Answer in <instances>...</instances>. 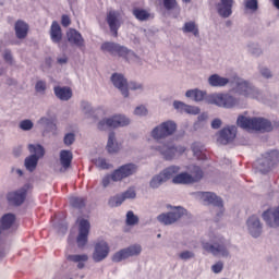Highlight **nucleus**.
I'll return each mask as SVG.
<instances>
[{"label":"nucleus","mask_w":279,"mask_h":279,"mask_svg":"<svg viewBox=\"0 0 279 279\" xmlns=\"http://www.w3.org/2000/svg\"><path fill=\"white\" fill-rule=\"evenodd\" d=\"M185 97L193 101H204L205 99L206 104L218 106V108H234L239 104V100L230 94H210L206 96V92L199 89H189Z\"/></svg>","instance_id":"obj_1"},{"label":"nucleus","mask_w":279,"mask_h":279,"mask_svg":"<svg viewBox=\"0 0 279 279\" xmlns=\"http://www.w3.org/2000/svg\"><path fill=\"white\" fill-rule=\"evenodd\" d=\"M236 123L242 130H255V132H271L274 130L271 121L265 118H247L240 116Z\"/></svg>","instance_id":"obj_2"},{"label":"nucleus","mask_w":279,"mask_h":279,"mask_svg":"<svg viewBox=\"0 0 279 279\" xmlns=\"http://www.w3.org/2000/svg\"><path fill=\"white\" fill-rule=\"evenodd\" d=\"M28 151L32 155L25 158L24 167L32 173L33 171H36V167H38V160L45 156V148L40 144H29Z\"/></svg>","instance_id":"obj_3"},{"label":"nucleus","mask_w":279,"mask_h":279,"mask_svg":"<svg viewBox=\"0 0 279 279\" xmlns=\"http://www.w3.org/2000/svg\"><path fill=\"white\" fill-rule=\"evenodd\" d=\"M233 93H236V95H243V97H250L251 99H258V97H260L258 88L243 78L235 80Z\"/></svg>","instance_id":"obj_4"},{"label":"nucleus","mask_w":279,"mask_h":279,"mask_svg":"<svg viewBox=\"0 0 279 279\" xmlns=\"http://www.w3.org/2000/svg\"><path fill=\"white\" fill-rule=\"evenodd\" d=\"M180 173V167L178 166H170L169 168L165 169L157 175H154L149 182L150 189H160L165 182L171 180L173 175H178Z\"/></svg>","instance_id":"obj_5"},{"label":"nucleus","mask_w":279,"mask_h":279,"mask_svg":"<svg viewBox=\"0 0 279 279\" xmlns=\"http://www.w3.org/2000/svg\"><path fill=\"white\" fill-rule=\"evenodd\" d=\"M202 247L208 254H213V256H222L223 258H228V256H230L228 246H226V240L223 239H218L214 243L203 242Z\"/></svg>","instance_id":"obj_6"},{"label":"nucleus","mask_w":279,"mask_h":279,"mask_svg":"<svg viewBox=\"0 0 279 279\" xmlns=\"http://www.w3.org/2000/svg\"><path fill=\"white\" fill-rule=\"evenodd\" d=\"M175 130H178V124L171 120H168L156 126L151 131V136L155 138V141H162V138L173 136V134H175Z\"/></svg>","instance_id":"obj_7"},{"label":"nucleus","mask_w":279,"mask_h":279,"mask_svg":"<svg viewBox=\"0 0 279 279\" xmlns=\"http://www.w3.org/2000/svg\"><path fill=\"white\" fill-rule=\"evenodd\" d=\"M156 151H159L166 160H173L175 156H182L186 151L184 146H174L173 144H159L155 146Z\"/></svg>","instance_id":"obj_8"},{"label":"nucleus","mask_w":279,"mask_h":279,"mask_svg":"<svg viewBox=\"0 0 279 279\" xmlns=\"http://www.w3.org/2000/svg\"><path fill=\"white\" fill-rule=\"evenodd\" d=\"M279 162V151L270 150L264 154V157L258 160L257 169L260 173H269L271 171V167L278 165Z\"/></svg>","instance_id":"obj_9"},{"label":"nucleus","mask_w":279,"mask_h":279,"mask_svg":"<svg viewBox=\"0 0 279 279\" xmlns=\"http://www.w3.org/2000/svg\"><path fill=\"white\" fill-rule=\"evenodd\" d=\"M171 208V211L161 214L157 217L159 223H162L163 226H172V223L180 221V219H182V217H184L186 213V209H184V207L177 206Z\"/></svg>","instance_id":"obj_10"},{"label":"nucleus","mask_w":279,"mask_h":279,"mask_svg":"<svg viewBox=\"0 0 279 279\" xmlns=\"http://www.w3.org/2000/svg\"><path fill=\"white\" fill-rule=\"evenodd\" d=\"M124 125H130V119L125 116H116L98 122V130L104 131L110 130V128H124Z\"/></svg>","instance_id":"obj_11"},{"label":"nucleus","mask_w":279,"mask_h":279,"mask_svg":"<svg viewBox=\"0 0 279 279\" xmlns=\"http://www.w3.org/2000/svg\"><path fill=\"white\" fill-rule=\"evenodd\" d=\"M136 171H138L137 165L125 163L111 173V180L112 182H121V180H125V178H130V175H134Z\"/></svg>","instance_id":"obj_12"},{"label":"nucleus","mask_w":279,"mask_h":279,"mask_svg":"<svg viewBox=\"0 0 279 279\" xmlns=\"http://www.w3.org/2000/svg\"><path fill=\"white\" fill-rule=\"evenodd\" d=\"M197 195L206 204H211V206L216 208L215 213L218 210L217 217H221V215H223V201H221V197L211 192H198Z\"/></svg>","instance_id":"obj_13"},{"label":"nucleus","mask_w":279,"mask_h":279,"mask_svg":"<svg viewBox=\"0 0 279 279\" xmlns=\"http://www.w3.org/2000/svg\"><path fill=\"white\" fill-rule=\"evenodd\" d=\"M110 254V245L106 240H100L95 243L94 252L92 258L94 263H101V260H106Z\"/></svg>","instance_id":"obj_14"},{"label":"nucleus","mask_w":279,"mask_h":279,"mask_svg":"<svg viewBox=\"0 0 279 279\" xmlns=\"http://www.w3.org/2000/svg\"><path fill=\"white\" fill-rule=\"evenodd\" d=\"M78 235L76 238L77 247H84L88 243L90 222L86 219H78Z\"/></svg>","instance_id":"obj_15"},{"label":"nucleus","mask_w":279,"mask_h":279,"mask_svg":"<svg viewBox=\"0 0 279 279\" xmlns=\"http://www.w3.org/2000/svg\"><path fill=\"white\" fill-rule=\"evenodd\" d=\"M106 21L109 25L110 32L114 38L119 36V28L121 27V13L118 11H109Z\"/></svg>","instance_id":"obj_16"},{"label":"nucleus","mask_w":279,"mask_h":279,"mask_svg":"<svg viewBox=\"0 0 279 279\" xmlns=\"http://www.w3.org/2000/svg\"><path fill=\"white\" fill-rule=\"evenodd\" d=\"M247 230L254 239H258L260 234H263V223H260V219L256 216H251L246 220Z\"/></svg>","instance_id":"obj_17"},{"label":"nucleus","mask_w":279,"mask_h":279,"mask_svg":"<svg viewBox=\"0 0 279 279\" xmlns=\"http://www.w3.org/2000/svg\"><path fill=\"white\" fill-rule=\"evenodd\" d=\"M111 82L118 90H120L123 97H130V92L128 90V80L125 76L119 73H114L111 75Z\"/></svg>","instance_id":"obj_18"},{"label":"nucleus","mask_w":279,"mask_h":279,"mask_svg":"<svg viewBox=\"0 0 279 279\" xmlns=\"http://www.w3.org/2000/svg\"><path fill=\"white\" fill-rule=\"evenodd\" d=\"M27 197V186L24 185L17 191L10 192L8 194V201L10 204H13V206H21L23 202H25V198Z\"/></svg>","instance_id":"obj_19"},{"label":"nucleus","mask_w":279,"mask_h":279,"mask_svg":"<svg viewBox=\"0 0 279 279\" xmlns=\"http://www.w3.org/2000/svg\"><path fill=\"white\" fill-rule=\"evenodd\" d=\"M233 138H236V126H229L220 131L217 142L220 145H228V143H232Z\"/></svg>","instance_id":"obj_20"},{"label":"nucleus","mask_w":279,"mask_h":279,"mask_svg":"<svg viewBox=\"0 0 279 279\" xmlns=\"http://www.w3.org/2000/svg\"><path fill=\"white\" fill-rule=\"evenodd\" d=\"M234 5V0H220L216 4V10L222 19H229V16H232V8Z\"/></svg>","instance_id":"obj_21"},{"label":"nucleus","mask_w":279,"mask_h":279,"mask_svg":"<svg viewBox=\"0 0 279 279\" xmlns=\"http://www.w3.org/2000/svg\"><path fill=\"white\" fill-rule=\"evenodd\" d=\"M66 38L70 45H74V47H78V49H83L84 47H86L84 37L75 28H70L68 31Z\"/></svg>","instance_id":"obj_22"},{"label":"nucleus","mask_w":279,"mask_h":279,"mask_svg":"<svg viewBox=\"0 0 279 279\" xmlns=\"http://www.w3.org/2000/svg\"><path fill=\"white\" fill-rule=\"evenodd\" d=\"M263 219L270 228H279V206L264 211Z\"/></svg>","instance_id":"obj_23"},{"label":"nucleus","mask_w":279,"mask_h":279,"mask_svg":"<svg viewBox=\"0 0 279 279\" xmlns=\"http://www.w3.org/2000/svg\"><path fill=\"white\" fill-rule=\"evenodd\" d=\"M71 162H73V153L71 150H61L60 151V173H64L71 168Z\"/></svg>","instance_id":"obj_24"},{"label":"nucleus","mask_w":279,"mask_h":279,"mask_svg":"<svg viewBox=\"0 0 279 279\" xmlns=\"http://www.w3.org/2000/svg\"><path fill=\"white\" fill-rule=\"evenodd\" d=\"M50 39L56 45H60L62 43V27L57 21H53L50 26Z\"/></svg>","instance_id":"obj_25"},{"label":"nucleus","mask_w":279,"mask_h":279,"mask_svg":"<svg viewBox=\"0 0 279 279\" xmlns=\"http://www.w3.org/2000/svg\"><path fill=\"white\" fill-rule=\"evenodd\" d=\"M208 84L214 88H222L230 84V80L228 77H222L219 74H213L208 77Z\"/></svg>","instance_id":"obj_26"},{"label":"nucleus","mask_w":279,"mask_h":279,"mask_svg":"<svg viewBox=\"0 0 279 279\" xmlns=\"http://www.w3.org/2000/svg\"><path fill=\"white\" fill-rule=\"evenodd\" d=\"M16 38L23 40L27 38V32H29V25L23 20H19L14 26Z\"/></svg>","instance_id":"obj_27"},{"label":"nucleus","mask_w":279,"mask_h":279,"mask_svg":"<svg viewBox=\"0 0 279 279\" xmlns=\"http://www.w3.org/2000/svg\"><path fill=\"white\" fill-rule=\"evenodd\" d=\"M53 90H54L56 97L61 101H69V99L73 97V92L71 90V87L56 86Z\"/></svg>","instance_id":"obj_28"},{"label":"nucleus","mask_w":279,"mask_h":279,"mask_svg":"<svg viewBox=\"0 0 279 279\" xmlns=\"http://www.w3.org/2000/svg\"><path fill=\"white\" fill-rule=\"evenodd\" d=\"M16 221V216L14 214H5L0 219V229L10 230Z\"/></svg>","instance_id":"obj_29"},{"label":"nucleus","mask_w":279,"mask_h":279,"mask_svg":"<svg viewBox=\"0 0 279 279\" xmlns=\"http://www.w3.org/2000/svg\"><path fill=\"white\" fill-rule=\"evenodd\" d=\"M172 183L173 184H195L193 182V177H191L189 172L174 174L172 178Z\"/></svg>","instance_id":"obj_30"},{"label":"nucleus","mask_w":279,"mask_h":279,"mask_svg":"<svg viewBox=\"0 0 279 279\" xmlns=\"http://www.w3.org/2000/svg\"><path fill=\"white\" fill-rule=\"evenodd\" d=\"M38 125H41L47 132H56L58 130L53 118L43 117L38 120Z\"/></svg>","instance_id":"obj_31"},{"label":"nucleus","mask_w":279,"mask_h":279,"mask_svg":"<svg viewBox=\"0 0 279 279\" xmlns=\"http://www.w3.org/2000/svg\"><path fill=\"white\" fill-rule=\"evenodd\" d=\"M182 32L183 34H193L195 38H199V26L193 21L185 22Z\"/></svg>","instance_id":"obj_32"},{"label":"nucleus","mask_w":279,"mask_h":279,"mask_svg":"<svg viewBox=\"0 0 279 279\" xmlns=\"http://www.w3.org/2000/svg\"><path fill=\"white\" fill-rule=\"evenodd\" d=\"M116 56H119V58H124V60H128V61L132 60V58H136V54L134 53V51L119 44H118V49L116 51Z\"/></svg>","instance_id":"obj_33"},{"label":"nucleus","mask_w":279,"mask_h":279,"mask_svg":"<svg viewBox=\"0 0 279 279\" xmlns=\"http://www.w3.org/2000/svg\"><path fill=\"white\" fill-rule=\"evenodd\" d=\"M120 147L117 143V137L114 135V132L109 133L108 143H107V151L109 154H117L119 151Z\"/></svg>","instance_id":"obj_34"},{"label":"nucleus","mask_w":279,"mask_h":279,"mask_svg":"<svg viewBox=\"0 0 279 279\" xmlns=\"http://www.w3.org/2000/svg\"><path fill=\"white\" fill-rule=\"evenodd\" d=\"M66 258L69 260H71L72 263H78L77 264V268L78 269H84V267H85L84 263H86L88 260V255H86V254H82V255H68Z\"/></svg>","instance_id":"obj_35"},{"label":"nucleus","mask_w":279,"mask_h":279,"mask_svg":"<svg viewBox=\"0 0 279 279\" xmlns=\"http://www.w3.org/2000/svg\"><path fill=\"white\" fill-rule=\"evenodd\" d=\"M192 182H199L204 178V171L198 166H191L189 168Z\"/></svg>","instance_id":"obj_36"},{"label":"nucleus","mask_w":279,"mask_h":279,"mask_svg":"<svg viewBox=\"0 0 279 279\" xmlns=\"http://www.w3.org/2000/svg\"><path fill=\"white\" fill-rule=\"evenodd\" d=\"M132 14L137 19V21L142 22L149 21V16H151V14H149L145 9H133Z\"/></svg>","instance_id":"obj_37"},{"label":"nucleus","mask_w":279,"mask_h":279,"mask_svg":"<svg viewBox=\"0 0 279 279\" xmlns=\"http://www.w3.org/2000/svg\"><path fill=\"white\" fill-rule=\"evenodd\" d=\"M126 252L128 258H132V256H138L143 252V247L140 244H133L129 247L124 248Z\"/></svg>","instance_id":"obj_38"},{"label":"nucleus","mask_w":279,"mask_h":279,"mask_svg":"<svg viewBox=\"0 0 279 279\" xmlns=\"http://www.w3.org/2000/svg\"><path fill=\"white\" fill-rule=\"evenodd\" d=\"M119 48V44L106 41L101 45V50L107 51L111 56H117V49Z\"/></svg>","instance_id":"obj_39"},{"label":"nucleus","mask_w":279,"mask_h":279,"mask_svg":"<svg viewBox=\"0 0 279 279\" xmlns=\"http://www.w3.org/2000/svg\"><path fill=\"white\" fill-rule=\"evenodd\" d=\"M192 151L198 160H204V146L199 142H195L192 144Z\"/></svg>","instance_id":"obj_40"},{"label":"nucleus","mask_w":279,"mask_h":279,"mask_svg":"<svg viewBox=\"0 0 279 279\" xmlns=\"http://www.w3.org/2000/svg\"><path fill=\"white\" fill-rule=\"evenodd\" d=\"M128 258L125 248H122L112 255L111 260L112 263H121L122 260H128Z\"/></svg>","instance_id":"obj_41"},{"label":"nucleus","mask_w":279,"mask_h":279,"mask_svg":"<svg viewBox=\"0 0 279 279\" xmlns=\"http://www.w3.org/2000/svg\"><path fill=\"white\" fill-rule=\"evenodd\" d=\"M125 201L123 199L121 194H117L116 196H111L109 198L108 205L111 208H117L119 206H121V204H123Z\"/></svg>","instance_id":"obj_42"},{"label":"nucleus","mask_w":279,"mask_h":279,"mask_svg":"<svg viewBox=\"0 0 279 279\" xmlns=\"http://www.w3.org/2000/svg\"><path fill=\"white\" fill-rule=\"evenodd\" d=\"M70 204L73 208H84V206H86V201L84 197L73 196L70 198Z\"/></svg>","instance_id":"obj_43"},{"label":"nucleus","mask_w":279,"mask_h":279,"mask_svg":"<svg viewBox=\"0 0 279 279\" xmlns=\"http://www.w3.org/2000/svg\"><path fill=\"white\" fill-rule=\"evenodd\" d=\"M245 10H250L251 12L258 11V0H245L244 1Z\"/></svg>","instance_id":"obj_44"},{"label":"nucleus","mask_w":279,"mask_h":279,"mask_svg":"<svg viewBox=\"0 0 279 279\" xmlns=\"http://www.w3.org/2000/svg\"><path fill=\"white\" fill-rule=\"evenodd\" d=\"M138 223V217L134 215V211H128L126 214V225L136 226Z\"/></svg>","instance_id":"obj_45"},{"label":"nucleus","mask_w":279,"mask_h":279,"mask_svg":"<svg viewBox=\"0 0 279 279\" xmlns=\"http://www.w3.org/2000/svg\"><path fill=\"white\" fill-rule=\"evenodd\" d=\"M35 90L36 93H39L40 95H45L47 90V82L45 81H37L35 84Z\"/></svg>","instance_id":"obj_46"},{"label":"nucleus","mask_w":279,"mask_h":279,"mask_svg":"<svg viewBox=\"0 0 279 279\" xmlns=\"http://www.w3.org/2000/svg\"><path fill=\"white\" fill-rule=\"evenodd\" d=\"M34 128V122L32 120H23L20 122V130L24 132H29Z\"/></svg>","instance_id":"obj_47"},{"label":"nucleus","mask_w":279,"mask_h":279,"mask_svg":"<svg viewBox=\"0 0 279 279\" xmlns=\"http://www.w3.org/2000/svg\"><path fill=\"white\" fill-rule=\"evenodd\" d=\"M122 195V199H134L136 197V191H134L133 187H130L129 190H126L124 193L120 194Z\"/></svg>","instance_id":"obj_48"},{"label":"nucleus","mask_w":279,"mask_h":279,"mask_svg":"<svg viewBox=\"0 0 279 279\" xmlns=\"http://www.w3.org/2000/svg\"><path fill=\"white\" fill-rule=\"evenodd\" d=\"M95 165H96V167H98V169H110V163H108L106 158L96 159Z\"/></svg>","instance_id":"obj_49"},{"label":"nucleus","mask_w":279,"mask_h":279,"mask_svg":"<svg viewBox=\"0 0 279 279\" xmlns=\"http://www.w3.org/2000/svg\"><path fill=\"white\" fill-rule=\"evenodd\" d=\"M179 258L181 260H191V258H195V253L191 251H183L179 254Z\"/></svg>","instance_id":"obj_50"},{"label":"nucleus","mask_w":279,"mask_h":279,"mask_svg":"<svg viewBox=\"0 0 279 279\" xmlns=\"http://www.w3.org/2000/svg\"><path fill=\"white\" fill-rule=\"evenodd\" d=\"M163 8L166 10H175L178 8V0H163Z\"/></svg>","instance_id":"obj_51"},{"label":"nucleus","mask_w":279,"mask_h":279,"mask_svg":"<svg viewBox=\"0 0 279 279\" xmlns=\"http://www.w3.org/2000/svg\"><path fill=\"white\" fill-rule=\"evenodd\" d=\"M183 112H185L186 114H199V108L191 105H185Z\"/></svg>","instance_id":"obj_52"},{"label":"nucleus","mask_w":279,"mask_h":279,"mask_svg":"<svg viewBox=\"0 0 279 279\" xmlns=\"http://www.w3.org/2000/svg\"><path fill=\"white\" fill-rule=\"evenodd\" d=\"M64 145H73V143H75V134L73 133H68L65 134L64 138H63Z\"/></svg>","instance_id":"obj_53"},{"label":"nucleus","mask_w":279,"mask_h":279,"mask_svg":"<svg viewBox=\"0 0 279 279\" xmlns=\"http://www.w3.org/2000/svg\"><path fill=\"white\" fill-rule=\"evenodd\" d=\"M128 90H143V84L131 82L128 84Z\"/></svg>","instance_id":"obj_54"},{"label":"nucleus","mask_w":279,"mask_h":279,"mask_svg":"<svg viewBox=\"0 0 279 279\" xmlns=\"http://www.w3.org/2000/svg\"><path fill=\"white\" fill-rule=\"evenodd\" d=\"M134 114H136L137 117H146L147 108H145V106H138L135 108Z\"/></svg>","instance_id":"obj_55"},{"label":"nucleus","mask_w":279,"mask_h":279,"mask_svg":"<svg viewBox=\"0 0 279 279\" xmlns=\"http://www.w3.org/2000/svg\"><path fill=\"white\" fill-rule=\"evenodd\" d=\"M211 271L214 274H221L223 271V262H218L211 266Z\"/></svg>","instance_id":"obj_56"},{"label":"nucleus","mask_w":279,"mask_h":279,"mask_svg":"<svg viewBox=\"0 0 279 279\" xmlns=\"http://www.w3.org/2000/svg\"><path fill=\"white\" fill-rule=\"evenodd\" d=\"M186 107V104H184V102H182V101H178V100H175L174 102H173V108L175 109V110H179V112H184V108Z\"/></svg>","instance_id":"obj_57"},{"label":"nucleus","mask_w":279,"mask_h":279,"mask_svg":"<svg viewBox=\"0 0 279 279\" xmlns=\"http://www.w3.org/2000/svg\"><path fill=\"white\" fill-rule=\"evenodd\" d=\"M248 50L253 56H260L262 53L260 48L256 45L248 46Z\"/></svg>","instance_id":"obj_58"},{"label":"nucleus","mask_w":279,"mask_h":279,"mask_svg":"<svg viewBox=\"0 0 279 279\" xmlns=\"http://www.w3.org/2000/svg\"><path fill=\"white\" fill-rule=\"evenodd\" d=\"M3 58H4V61L8 62V64H13L12 51L5 50Z\"/></svg>","instance_id":"obj_59"},{"label":"nucleus","mask_w":279,"mask_h":279,"mask_svg":"<svg viewBox=\"0 0 279 279\" xmlns=\"http://www.w3.org/2000/svg\"><path fill=\"white\" fill-rule=\"evenodd\" d=\"M61 25L63 27H69V25H71V17H69V15H62Z\"/></svg>","instance_id":"obj_60"},{"label":"nucleus","mask_w":279,"mask_h":279,"mask_svg":"<svg viewBox=\"0 0 279 279\" xmlns=\"http://www.w3.org/2000/svg\"><path fill=\"white\" fill-rule=\"evenodd\" d=\"M260 74L263 75V77H266V80H269V77H271V71H269V69L267 68H262Z\"/></svg>","instance_id":"obj_61"},{"label":"nucleus","mask_w":279,"mask_h":279,"mask_svg":"<svg viewBox=\"0 0 279 279\" xmlns=\"http://www.w3.org/2000/svg\"><path fill=\"white\" fill-rule=\"evenodd\" d=\"M81 108H82L83 112H85V114H88V112H90V104H88L86 101H82Z\"/></svg>","instance_id":"obj_62"},{"label":"nucleus","mask_w":279,"mask_h":279,"mask_svg":"<svg viewBox=\"0 0 279 279\" xmlns=\"http://www.w3.org/2000/svg\"><path fill=\"white\" fill-rule=\"evenodd\" d=\"M110 180H112V174L111 175H106L102 179V186H104V189H107V186H110Z\"/></svg>","instance_id":"obj_63"},{"label":"nucleus","mask_w":279,"mask_h":279,"mask_svg":"<svg viewBox=\"0 0 279 279\" xmlns=\"http://www.w3.org/2000/svg\"><path fill=\"white\" fill-rule=\"evenodd\" d=\"M211 128H213V130H219L221 128V120L220 119H215L211 122Z\"/></svg>","instance_id":"obj_64"}]
</instances>
